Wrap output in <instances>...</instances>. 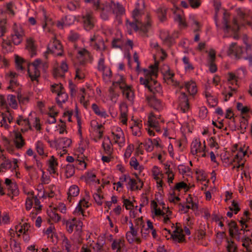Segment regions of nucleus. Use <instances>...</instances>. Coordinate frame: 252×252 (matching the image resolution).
Returning a JSON list of instances; mask_svg holds the SVG:
<instances>
[{"instance_id":"38","label":"nucleus","mask_w":252,"mask_h":252,"mask_svg":"<svg viewBox=\"0 0 252 252\" xmlns=\"http://www.w3.org/2000/svg\"><path fill=\"white\" fill-rule=\"evenodd\" d=\"M79 0H68L66 7L70 10H74L79 7Z\"/></svg>"},{"instance_id":"45","label":"nucleus","mask_w":252,"mask_h":252,"mask_svg":"<svg viewBox=\"0 0 252 252\" xmlns=\"http://www.w3.org/2000/svg\"><path fill=\"white\" fill-rule=\"evenodd\" d=\"M7 101L9 105L13 108H16L17 106V103L16 100L15 96L12 94H9L7 96Z\"/></svg>"},{"instance_id":"21","label":"nucleus","mask_w":252,"mask_h":252,"mask_svg":"<svg viewBox=\"0 0 252 252\" xmlns=\"http://www.w3.org/2000/svg\"><path fill=\"white\" fill-rule=\"evenodd\" d=\"M127 185L131 190H134L136 189H140L142 188L143 183L139 178L134 179L128 177Z\"/></svg>"},{"instance_id":"22","label":"nucleus","mask_w":252,"mask_h":252,"mask_svg":"<svg viewBox=\"0 0 252 252\" xmlns=\"http://www.w3.org/2000/svg\"><path fill=\"white\" fill-rule=\"evenodd\" d=\"M183 230L176 227L173 231V233L171 234V238L174 240L177 241L179 243L183 242L185 241V236L183 234Z\"/></svg>"},{"instance_id":"3","label":"nucleus","mask_w":252,"mask_h":252,"mask_svg":"<svg viewBox=\"0 0 252 252\" xmlns=\"http://www.w3.org/2000/svg\"><path fill=\"white\" fill-rule=\"evenodd\" d=\"M115 7V3L111 1L108 0L101 4H99V1H97L96 5V9H100L101 10L100 16L104 20L108 19V13L113 11L114 8Z\"/></svg>"},{"instance_id":"41","label":"nucleus","mask_w":252,"mask_h":252,"mask_svg":"<svg viewBox=\"0 0 252 252\" xmlns=\"http://www.w3.org/2000/svg\"><path fill=\"white\" fill-rule=\"evenodd\" d=\"M126 239L130 244L134 242L137 244H140L141 242L140 238L139 237H135L131 233H129L127 232L126 233Z\"/></svg>"},{"instance_id":"53","label":"nucleus","mask_w":252,"mask_h":252,"mask_svg":"<svg viewBox=\"0 0 252 252\" xmlns=\"http://www.w3.org/2000/svg\"><path fill=\"white\" fill-rule=\"evenodd\" d=\"M175 21L177 22L180 27H186L187 26L186 23L183 17L179 14L176 15L174 17Z\"/></svg>"},{"instance_id":"20","label":"nucleus","mask_w":252,"mask_h":252,"mask_svg":"<svg viewBox=\"0 0 252 252\" xmlns=\"http://www.w3.org/2000/svg\"><path fill=\"white\" fill-rule=\"evenodd\" d=\"M72 141L70 139L64 137L59 139H55L53 141V144L55 146L58 148L61 147L67 148L69 147L71 144Z\"/></svg>"},{"instance_id":"59","label":"nucleus","mask_w":252,"mask_h":252,"mask_svg":"<svg viewBox=\"0 0 252 252\" xmlns=\"http://www.w3.org/2000/svg\"><path fill=\"white\" fill-rule=\"evenodd\" d=\"M243 246L246 248V251L244 252H251L250 250V244L251 243V240L249 237H246L243 240Z\"/></svg>"},{"instance_id":"16","label":"nucleus","mask_w":252,"mask_h":252,"mask_svg":"<svg viewBox=\"0 0 252 252\" xmlns=\"http://www.w3.org/2000/svg\"><path fill=\"white\" fill-rule=\"evenodd\" d=\"M145 8L144 0H138L135 9L133 11L132 17L135 22L141 21L140 17L141 16V11Z\"/></svg>"},{"instance_id":"9","label":"nucleus","mask_w":252,"mask_h":252,"mask_svg":"<svg viewBox=\"0 0 252 252\" xmlns=\"http://www.w3.org/2000/svg\"><path fill=\"white\" fill-rule=\"evenodd\" d=\"M90 46L97 51L102 52L107 49L103 39L98 36L94 35L90 38Z\"/></svg>"},{"instance_id":"36","label":"nucleus","mask_w":252,"mask_h":252,"mask_svg":"<svg viewBox=\"0 0 252 252\" xmlns=\"http://www.w3.org/2000/svg\"><path fill=\"white\" fill-rule=\"evenodd\" d=\"M55 189L56 187L54 185L48 186V188L44 191L42 197L44 198L47 197L50 198L54 197Z\"/></svg>"},{"instance_id":"47","label":"nucleus","mask_w":252,"mask_h":252,"mask_svg":"<svg viewBox=\"0 0 252 252\" xmlns=\"http://www.w3.org/2000/svg\"><path fill=\"white\" fill-rule=\"evenodd\" d=\"M12 41L11 40L3 39L1 43V46L3 49H5L6 51H9L12 50Z\"/></svg>"},{"instance_id":"39","label":"nucleus","mask_w":252,"mask_h":252,"mask_svg":"<svg viewBox=\"0 0 252 252\" xmlns=\"http://www.w3.org/2000/svg\"><path fill=\"white\" fill-rule=\"evenodd\" d=\"M75 173V168L73 165L68 164L65 168V174L67 178L72 176Z\"/></svg>"},{"instance_id":"24","label":"nucleus","mask_w":252,"mask_h":252,"mask_svg":"<svg viewBox=\"0 0 252 252\" xmlns=\"http://www.w3.org/2000/svg\"><path fill=\"white\" fill-rule=\"evenodd\" d=\"M16 122L18 125L23 126V127L21 129L22 132H25L29 129H31L29 120L24 119L22 116L19 117V118L16 120Z\"/></svg>"},{"instance_id":"62","label":"nucleus","mask_w":252,"mask_h":252,"mask_svg":"<svg viewBox=\"0 0 252 252\" xmlns=\"http://www.w3.org/2000/svg\"><path fill=\"white\" fill-rule=\"evenodd\" d=\"M237 77L233 73L229 72L228 73V79L227 81L231 85H233L234 83L237 84Z\"/></svg>"},{"instance_id":"61","label":"nucleus","mask_w":252,"mask_h":252,"mask_svg":"<svg viewBox=\"0 0 252 252\" xmlns=\"http://www.w3.org/2000/svg\"><path fill=\"white\" fill-rule=\"evenodd\" d=\"M154 143L151 139H148L146 140L144 143V146L146 150L148 152H151L153 150Z\"/></svg>"},{"instance_id":"10","label":"nucleus","mask_w":252,"mask_h":252,"mask_svg":"<svg viewBox=\"0 0 252 252\" xmlns=\"http://www.w3.org/2000/svg\"><path fill=\"white\" fill-rule=\"evenodd\" d=\"M82 21L85 29L90 31L94 26V18L92 12H86L82 16Z\"/></svg>"},{"instance_id":"19","label":"nucleus","mask_w":252,"mask_h":252,"mask_svg":"<svg viewBox=\"0 0 252 252\" xmlns=\"http://www.w3.org/2000/svg\"><path fill=\"white\" fill-rule=\"evenodd\" d=\"M179 106L181 111L186 113L189 109L188 98L186 94L185 93H181L180 95L179 96Z\"/></svg>"},{"instance_id":"11","label":"nucleus","mask_w":252,"mask_h":252,"mask_svg":"<svg viewBox=\"0 0 252 252\" xmlns=\"http://www.w3.org/2000/svg\"><path fill=\"white\" fill-rule=\"evenodd\" d=\"M127 24L131 28L134 29L135 31H137L139 30L143 31V32H147L150 27V23L149 21L146 24H143L141 21L135 22L133 20V22H128V20L126 21Z\"/></svg>"},{"instance_id":"17","label":"nucleus","mask_w":252,"mask_h":252,"mask_svg":"<svg viewBox=\"0 0 252 252\" xmlns=\"http://www.w3.org/2000/svg\"><path fill=\"white\" fill-rule=\"evenodd\" d=\"M246 153V152L241 148H240V150H238L237 153L235 155L233 159V161L236 162L237 164L233 166V169L235 167L239 168L244 166V161L243 160V158L245 156Z\"/></svg>"},{"instance_id":"2","label":"nucleus","mask_w":252,"mask_h":252,"mask_svg":"<svg viewBox=\"0 0 252 252\" xmlns=\"http://www.w3.org/2000/svg\"><path fill=\"white\" fill-rule=\"evenodd\" d=\"M158 70L157 63L150 66V69H144L145 78L140 77V82L151 92L155 97H158L162 94V88L160 84L153 78L156 77Z\"/></svg>"},{"instance_id":"18","label":"nucleus","mask_w":252,"mask_h":252,"mask_svg":"<svg viewBox=\"0 0 252 252\" xmlns=\"http://www.w3.org/2000/svg\"><path fill=\"white\" fill-rule=\"evenodd\" d=\"M206 146L205 144V141H204V145L203 147L201 146V142L199 140L196 139H194L191 143V153L193 155H197L198 153H201L205 150Z\"/></svg>"},{"instance_id":"64","label":"nucleus","mask_w":252,"mask_h":252,"mask_svg":"<svg viewBox=\"0 0 252 252\" xmlns=\"http://www.w3.org/2000/svg\"><path fill=\"white\" fill-rule=\"evenodd\" d=\"M228 252H236L237 246L233 242L228 241V245L226 247Z\"/></svg>"},{"instance_id":"29","label":"nucleus","mask_w":252,"mask_h":252,"mask_svg":"<svg viewBox=\"0 0 252 252\" xmlns=\"http://www.w3.org/2000/svg\"><path fill=\"white\" fill-rule=\"evenodd\" d=\"M157 97L155 96H152L150 97H148L147 99L149 104L152 107L156 110H159L162 107L160 101Z\"/></svg>"},{"instance_id":"51","label":"nucleus","mask_w":252,"mask_h":252,"mask_svg":"<svg viewBox=\"0 0 252 252\" xmlns=\"http://www.w3.org/2000/svg\"><path fill=\"white\" fill-rule=\"evenodd\" d=\"M63 250L66 251V252H70L71 244L67 238H64L63 241Z\"/></svg>"},{"instance_id":"63","label":"nucleus","mask_w":252,"mask_h":252,"mask_svg":"<svg viewBox=\"0 0 252 252\" xmlns=\"http://www.w3.org/2000/svg\"><path fill=\"white\" fill-rule=\"evenodd\" d=\"M36 150L37 152L40 156L44 154V145L42 142L38 141L36 143Z\"/></svg>"},{"instance_id":"5","label":"nucleus","mask_w":252,"mask_h":252,"mask_svg":"<svg viewBox=\"0 0 252 252\" xmlns=\"http://www.w3.org/2000/svg\"><path fill=\"white\" fill-rule=\"evenodd\" d=\"M25 36V32L23 28L16 24H14L13 27V32L10 35V39L12 43L18 45L23 41Z\"/></svg>"},{"instance_id":"6","label":"nucleus","mask_w":252,"mask_h":252,"mask_svg":"<svg viewBox=\"0 0 252 252\" xmlns=\"http://www.w3.org/2000/svg\"><path fill=\"white\" fill-rule=\"evenodd\" d=\"M48 52H51L57 56H62L63 55V46L59 40L54 38L53 41L50 43L48 45V51L44 53V56L46 58H47V54Z\"/></svg>"},{"instance_id":"28","label":"nucleus","mask_w":252,"mask_h":252,"mask_svg":"<svg viewBox=\"0 0 252 252\" xmlns=\"http://www.w3.org/2000/svg\"><path fill=\"white\" fill-rule=\"evenodd\" d=\"M14 141L16 147L18 149L21 148L25 144L22 134L19 132H16L15 133Z\"/></svg>"},{"instance_id":"56","label":"nucleus","mask_w":252,"mask_h":252,"mask_svg":"<svg viewBox=\"0 0 252 252\" xmlns=\"http://www.w3.org/2000/svg\"><path fill=\"white\" fill-rule=\"evenodd\" d=\"M174 76V73L170 72L169 70L166 71V72L164 74V79L165 80H167L169 82H171L173 83V85H174V84L176 82H174L173 77Z\"/></svg>"},{"instance_id":"57","label":"nucleus","mask_w":252,"mask_h":252,"mask_svg":"<svg viewBox=\"0 0 252 252\" xmlns=\"http://www.w3.org/2000/svg\"><path fill=\"white\" fill-rule=\"evenodd\" d=\"M64 88L63 87V85L61 84H54L52 85L51 86V91L53 93H56L59 94L61 91H62V90H64Z\"/></svg>"},{"instance_id":"25","label":"nucleus","mask_w":252,"mask_h":252,"mask_svg":"<svg viewBox=\"0 0 252 252\" xmlns=\"http://www.w3.org/2000/svg\"><path fill=\"white\" fill-rule=\"evenodd\" d=\"M125 245V240L122 239H115L113 241L111 245L112 249L115 251V252H120L122 248Z\"/></svg>"},{"instance_id":"60","label":"nucleus","mask_w":252,"mask_h":252,"mask_svg":"<svg viewBox=\"0 0 252 252\" xmlns=\"http://www.w3.org/2000/svg\"><path fill=\"white\" fill-rule=\"evenodd\" d=\"M1 117H2V120L0 122L1 126H2L4 124H5V123L6 122L7 120L8 121V122L9 123H11V122L12 121V118L10 116V115L9 114H8V116H7V114L2 113Z\"/></svg>"},{"instance_id":"33","label":"nucleus","mask_w":252,"mask_h":252,"mask_svg":"<svg viewBox=\"0 0 252 252\" xmlns=\"http://www.w3.org/2000/svg\"><path fill=\"white\" fill-rule=\"evenodd\" d=\"M26 48L29 50L32 57L36 55L35 47L32 39L30 38L27 40Z\"/></svg>"},{"instance_id":"54","label":"nucleus","mask_w":252,"mask_h":252,"mask_svg":"<svg viewBox=\"0 0 252 252\" xmlns=\"http://www.w3.org/2000/svg\"><path fill=\"white\" fill-rule=\"evenodd\" d=\"M103 245L98 243L95 244L94 246L92 247L90 246L89 248H85L87 249H91L92 252H101L102 251Z\"/></svg>"},{"instance_id":"48","label":"nucleus","mask_w":252,"mask_h":252,"mask_svg":"<svg viewBox=\"0 0 252 252\" xmlns=\"http://www.w3.org/2000/svg\"><path fill=\"white\" fill-rule=\"evenodd\" d=\"M112 46L113 48L122 49L123 46V42L121 38L113 39L112 42Z\"/></svg>"},{"instance_id":"37","label":"nucleus","mask_w":252,"mask_h":252,"mask_svg":"<svg viewBox=\"0 0 252 252\" xmlns=\"http://www.w3.org/2000/svg\"><path fill=\"white\" fill-rule=\"evenodd\" d=\"M7 31V21L5 19L0 20V37H2Z\"/></svg>"},{"instance_id":"14","label":"nucleus","mask_w":252,"mask_h":252,"mask_svg":"<svg viewBox=\"0 0 252 252\" xmlns=\"http://www.w3.org/2000/svg\"><path fill=\"white\" fill-rule=\"evenodd\" d=\"M243 53V48L241 46H237L235 43H231L227 51L228 55L234 56L237 59L241 58Z\"/></svg>"},{"instance_id":"12","label":"nucleus","mask_w":252,"mask_h":252,"mask_svg":"<svg viewBox=\"0 0 252 252\" xmlns=\"http://www.w3.org/2000/svg\"><path fill=\"white\" fill-rule=\"evenodd\" d=\"M114 142L119 145L120 147H123L125 143L124 133L121 128L118 127L115 131H112Z\"/></svg>"},{"instance_id":"44","label":"nucleus","mask_w":252,"mask_h":252,"mask_svg":"<svg viewBox=\"0 0 252 252\" xmlns=\"http://www.w3.org/2000/svg\"><path fill=\"white\" fill-rule=\"evenodd\" d=\"M113 13L116 14L117 16L121 15L125 13V9L124 7L119 4H115V7L113 9Z\"/></svg>"},{"instance_id":"26","label":"nucleus","mask_w":252,"mask_h":252,"mask_svg":"<svg viewBox=\"0 0 252 252\" xmlns=\"http://www.w3.org/2000/svg\"><path fill=\"white\" fill-rule=\"evenodd\" d=\"M68 98V94L65 92V90H62V91L57 94V97H56L57 103L59 106L62 107V104L67 100Z\"/></svg>"},{"instance_id":"40","label":"nucleus","mask_w":252,"mask_h":252,"mask_svg":"<svg viewBox=\"0 0 252 252\" xmlns=\"http://www.w3.org/2000/svg\"><path fill=\"white\" fill-rule=\"evenodd\" d=\"M10 246L12 252H21L20 244L14 239H11Z\"/></svg>"},{"instance_id":"15","label":"nucleus","mask_w":252,"mask_h":252,"mask_svg":"<svg viewBox=\"0 0 252 252\" xmlns=\"http://www.w3.org/2000/svg\"><path fill=\"white\" fill-rule=\"evenodd\" d=\"M5 184L8 189L7 195L12 199L14 196H17L19 193L17 186L16 183H12L11 180L8 178L5 179Z\"/></svg>"},{"instance_id":"35","label":"nucleus","mask_w":252,"mask_h":252,"mask_svg":"<svg viewBox=\"0 0 252 252\" xmlns=\"http://www.w3.org/2000/svg\"><path fill=\"white\" fill-rule=\"evenodd\" d=\"M92 108L95 114L98 116L104 118L108 116L106 112L104 109L100 110L99 108L96 104H93Z\"/></svg>"},{"instance_id":"32","label":"nucleus","mask_w":252,"mask_h":252,"mask_svg":"<svg viewBox=\"0 0 252 252\" xmlns=\"http://www.w3.org/2000/svg\"><path fill=\"white\" fill-rule=\"evenodd\" d=\"M79 193V189L76 185L71 186L68 190L67 199L71 201L72 197L77 196Z\"/></svg>"},{"instance_id":"23","label":"nucleus","mask_w":252,"mask_h":252,"mask_svg":"<svg viewBox=\"0 0 252 252\" xmlns=\"http://www.w3.org/2000/svg\"><path fill=\"white\" fill-rule=\"evenodd\" d=\"M120 89L122 90L123 95L128 100L133 98L134 93L131 89V87L127 85L121 84Z\"/></svg>"},{"instance_id":"1","label":"nucleus","mask_w":252,"mask_h":252,"mask_svg":"<svg viewBox=\"0 0 252 252\" xmlns=\"http://www.w3.org/2000/svg\"><path fill=\"white\" fill-rule=\"evenodd\" d=\"M158 70L157 63L150 66V69H144L145 78L140 77V82L151 92L155 97H158L162 94V88L160 84L153 78L156 77Z\"/></svg>"},{"instance_id":"55","label":"nucleus","mask_w":252,"mask_h":252,"mask_svg":"<svg viewBox=\"0 0 252 252\" xmlns=\"http://www.w3.org/2000/svg\"><path fill=\"white\" fill-rule=\"evenodd\" d=\"M107 67L104 64V58L102 53L101 54V58L99 59L98 63V69L101 71L104 70Z\"/></svg>"},{"instance_id":"13","label":"nucleus","mask_w":252,"mask_h":252,"mask_svg":"<svg viewBox=\"0 0 252 252\" xmlns=\"http://www.w3.org/2000/svg\"><path fill=\"white\" fill-rule=\"evenodd\" d=\"M174 85L178 86L180 89L185 87L186 89L190 95H194L197 93L196 85L194 82H187L184 84H180V83L176 81Z\"/></svg>"},{"instance_id":"42","label":"nucleus","mask_w":252,"mask_h":252,"mask_svg":"<svg viewBox=\"0 0 252 252\" xmlns=\"http://www.w3.org/2000/svg\"><path fill=\"white\" fill-rule=\"evenodd\" d=\"M103 75V78L106 82L110 81L112 76V71L109 67H107L104 70L101 71Z\"/></svg>"},{"instance_id":"43","label":"nucleus","mask_w":252,"mask_h":252,"mask_svg":"<svg viewBox=\"0 0 252 252\" xmlns=\"http://www.w3.org/2000/svg\"><path fill=\"white\" fill-rule=\"evenodd\" d=\"M148 122L150 127L157 126L158 125L157 118L153 113H151L150 116H149Z\"/></svg>"},{"instance_id":"27","label":"nucleus","mask_w":252,"mask_h":252,"mask_svg":"<svg viewBox=\"0 0 252 252\" xmlns=\"http://www.w3.org/2000/svg\"><path fill=\"white\" fill-rule=\"evenodd\" d=\"M102 146L106 154L110 155L112 153L113 148L112 147L111 142L109 137H104Z\"/></svg>"},{"instance_id":"46","label":"nucleus","mask_w":252,"mask_h":252,"mask_svg":"<svg viewBox=\"0 0 252 252\" xmlns=\"http://www.w3.org/2000/svg\"><path fill=\"white\" fill-rule=\"evenodd\" d=\"M118 80L115 82H113L112 86L115 88H117L118 87L120 89V86L121 84H123L124 85H126L125 81V78L122 75H118L117 76Z\"/></svg>"},{"instance_id":"49","label":"nucleus","mask_w":252,"mask_h":252,"mask_svg":"<svg viewBox=\"0 0 252 252\" xmlns=\"http://www.w3.org/2000/svg\"><path fill=\"white\" fill-rule=\"evenodd\" d=\"M158 16L160 21L163 22L166 19V10L164 8H160L158 10Z\"/></svg>"},{"instance_id":"50","label":"nucleus","mask_w":252,"mask_h":252,"mask_svg":"<svg viewBox=\"0 0 252 252\" xmlns=\"http://www.w3.org/2000/svg\"><path fill=\"white\" fill-rule=\"evenodd\" d=\"M142 126V124L136 122H134L133 126H131V128L132 130L133 134L134 135H138L140 132V129Z\"/></svg>"},{"instance_id":"34","label":"nucleus","mask_w":252,"mask_h":252,"mask_svg":"<svg viewBox=\"0 0 252 252\" xmlns=\"http://www.w3.org/2000/svg\"><path fill=\"white\" fill-rule=\"evenodd\" d=\"M160 37L163 40V43L167 46L170 47L172 44V39L168 33L166 32H161Z\"/></svg>"},{"instance_id":"7","label":"nucleus","mask_w":252,"mask_h":252,"mask_svg":"<svg viewBox=\"0 0 252 252\" xmlns=\"http://www.w3.org/2000/svg\"><path fill=\"white\" fill-rule=\"evenodd\" d=\"M229 18V15L228 13L224 12L223 13V21L222 23L224 25L223 30L225 32H228L232 31L236 32L239 30L240 25L238 23V20L236 18H234L233 20V26H231L228 24V21Z\"/></svg>"},{"instance_id":"58","label":"nucleus","mask_w":252,"mask_h":252,"mask_svg":"<svg viewBox=\"0 0 252 252\" xmlns=\"http://www.w3.org/2000/svg\"><path fill=\"white\" fill-rule=\"evenodd\" d=\"M24 62V60L22 58H20L18 56H16L15 58V63L16 68L18 70H23L24 67H23L22 63Z\"/></svg>"},{"instance_id":"8","label":"nucleus","mask_w":252,"mask_h":252,"mask_svg":"<svg viewBox=\"0 0 252 252\" xmlns=\"http://www.w3.org/2000/svg\"><path fill=\"white\" fill-rule=\"evenodd\" d=\"M82 226L83 222L80 220H77L75 218L69 220L66 222V230L69 233L73 232L75 227L76 231L79 234L82 231Z\"/></svg>"},{"instance_id":"31","label":"nucleus","mask_w":252,"mask_h":252,"mask_svg":"<svg viewBox=\"0 0 252 252\" xmlns=\"http://www.w3.org/2000/svg\"><path fill=\"white\" fill-rule=\"evenodd\" d=\"M228 225L229 227V235L230 236L233 237L234 234L240 235L241 234L237 225L234 221L231 220Z\"/></svg>"},{"instance_id":"52","label":"nucleus","mask_w":252,"mask_h":252,"mask_svg":"<svg viewBox=\"0 0 252 252\" xmlns=\"http://www.w3.org/2000/svg\"><path fill=\"white\" fill-rule=\"evenodd\" d=\"M95 174L92 171L88 172L85 175V181L87 183L95 181Z\"/></svg>"},{"instance_id":"4","label":"nucleus","mask_w":252,"mask_h":252,"mask_svg":"<svg viewBox=\"0 0 252 252\" xmlns=\"http://www.w3.org/2000/svg\"><path fill=\"white\" fill-rule=\"evenodd\" d=\"M42 61L40 59H37L28 66V73L32 81L37 80L40 76L39 68H41Z\"/></svg>"},{"instance_id":"30","label":"nucleus","mask_w":252,"mask_h":252,"mask_svg":"<svg viewBox=\"0 0 252 252\" xmlns=\"http://www.w3.org/2000/svg\"><path fill=\"white\" fill-rule=\"evenodd\" d=\"M121 111V115L120 119L121 123L124 125H126L127 123V106L125 103H122L120 106Z\"/></svg>"}]
</instances>
